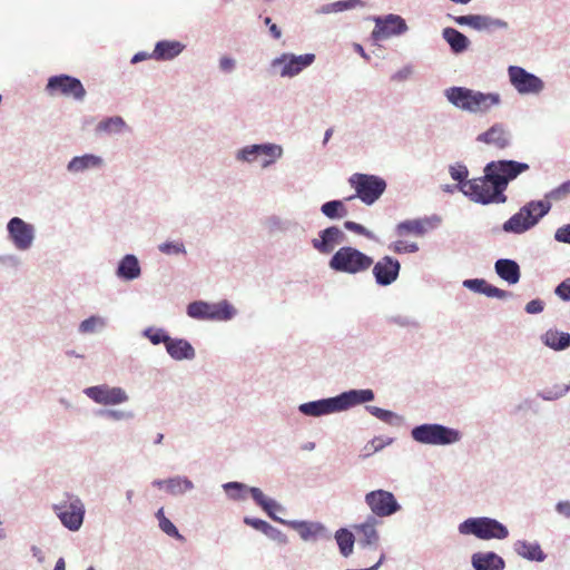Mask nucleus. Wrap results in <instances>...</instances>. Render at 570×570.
Here are the masks:
<instances>
[{
	"label": "nucleus",
	"mask_w": 570,
	"mask_h": 570,
	"mask_svg": "<svg viewBox=\"0 0 570 570\" xmlns=\"http://www.w3.org/2000/svg\"><path fill=\"white\" fill-rule=\"evenodd\" d=\"M463 284L465 287H468L474 292L482 293V294L487 295L488 297H497L500 299H504L511 295L509 292L498 288V287L489 284L484 279H478V278L466 279V281H464Z\"/></svg>",
	"instance_id": "27"
},
{
	"label": "nucleus",
	"mask_w": 570,
	"mask_h": 570,
	"mask_svg": "<svg viewBox=\"0 0 570 570\" xmlns=\"http://www.w3.org/2000/svg\"><path fill=\"white\" fill-rule=\"evenodd\" d=\"M509 80L513 88L521 95H537L542 91L543 81L533 73L528 72L522 67L510 66L508 68Z\"/></svg>",
	"instance_id": "12"
},
{
	"label": "nucleus",
	"mask_w": 570,
	"mask_h": 570,
	"mask_svg": "<svg viewBox=\"0 0 570 570\" xmlns=\"http://www.w3.org/2000/svg\"><path fill=\"white\" fill-rule=\"evenodd\" d=\"M168 354L177 361L193 360L195 357L194 347L183 338H170L166 346Z\"/></svg>",
	"instance_id": "28"
},
{
	"label": "nucleus",
	"mask_w": 570,
	"mask_h": 570,
	"mask_svg": "<svg viewBox=\"0 0 570 570\" xmlns=\"http://www.w3.org/2000/svg\"><path fill=\"white\" fill-rule=\"evenodd\" d=\"M184 49V45L179 41H159L156 43L153 53L149 58L156 60H170L177 57Z\"/></svg>",
	"instance_id": "30"
},
{
	"label": "nucleus",
	"mask_w": 570,
	"mask_h": 570,
	"mask_svg": "<svg viewBox=\"0 0 570 570\" xmlns=\"http://www.w3.org/2000/svg\"><path fill=\"white\" fill-rule=\"evenodd\" d=\"M350 185L355 189V195L347 199L360 198L364 204H374L386 189L383 178L375 175L353 174L348 179Z\"/></svg>",
	"instance_id": "5"
},
{
	"label": "nucleus",
	"mask_w": 570,
	"mask_h": 570,
	"mask_svg": "<svg viewBox=\"0 0 570 570\" xmlns=\"http://www.w3.org/2000/svg\"><path fill=\"white\" fill-rule=\"evenodd\" d=\"M125 127V121L121 117H111L108 118L97 126V129L99 131H106V132H119Z\"/></svg>",
	"instance_id": "43"
},
{
	"label": "nucleus",
	"mask_w": 570,
	"mask_h": 570,
	"mask_svg": "<svg viewBox=\"0 0 570 570\" xmlns=\"http://www.w3.org/2000/svg\"><path fill=\"white\" fill-rule=\"evenodd\" d=\"M335 539L338 544L341 553L344 557H348L353 552V546L355 542L354 534L346 529H340L335 533Z\"/></svg>",
	"instance_id": "40"
},
{
	"label": "nucleus",
	"mask_w": 570,
	"mask_h": 570,
	"mask_svg": "<svg viewBox=\"0 0 570 570\" xmlns=\"http://www.w3.org/2000/svg\"><path fill=\"white\" fill-rule=\"evenodd\" d=\"M487 169L488 177L494 178L497 186L503 193L508 183L514 179L519 174L528 170L529 165L514 160H499L489 163Z\"/></svg>",
	"instance_id": "9"
},
{
	"label": "nucleus",
	"mask_w": 570,
	"mask_h": 570,
	"mask_svg": "<svg viewBox=\"0 0 570 570\" xmlns=\"http://www.w3.org/2000/svg\"><path fill=\"white\" fill-rule=\"evenodd\" d=\"M468 168L463 165H456L450 167V174L451 177L459 181V187L462 185V183H465V178L468 177Z\"/></svg>",
	"instance_id": "48"
},
{
	"label": "nucleus",
	"mask_w": 570,
	"mask_h": 570,
	"mask_svg": "<svg viewBox=\"0 0 570 570\" xmlns=\"http://www.w3.org/2000/svg\"><path fill=\"white\" fill-rule=\"evenodd\" d=\"M106 414L109 417H112V419H116V420H120V419L126 416L125 412H121V411H107Z\"/></svg>",
	"instance_id": "60"
},
{
	"label": "nucleus",
	"mask_w": 570,
	"mask_h": 570,
	"mask_svg": "<svg viewBox=\"0 0 570 570\" xmlns=\"http://www.w3.org/2000/svg\"><path fill=\"white\" fill-rule=\"evenodd\" d=\"M446 98L455 107L470 112H484L500 104L499 94H483L464 87L448 89Z\"/></svg>",
	"instance_id": "1"
},
{
	"label": "nucleus",
	"mask_w": 570,
	"mask_h": 570,
	"mask_svg": "<svg viewBox=\"0 0 570 570\" xmlns=\"http://www.w3.org/2000/svg\"><path fill=\"white\" fill-rule=\"evenodd\" d=\"M372 266L375 281L381 286H387L395 282L401 269L399 261L391 256L382 257Z\"/></svg>",
	"instance_id": "16"
},
{
	"label": "nucleus",
	"mask_w": 570,
	"mask_h": 570,
	"mask_svg": "<svg viewBox=\"0 0 570 570\" xmlns=\"http://www.w3.org/2000/svg\"><path fill=\"white\" fill-rule=\"evenodd\" d=\"M249 492L253 497V499L255 500V502L264 510L267 512V514L273 518L274 520H278L275 515H274V510L278 508V504L272 500V499H268L265 497V494L262 492L261 489L258 488H250L249 489Z\"/></svg>",
	"instance_id": "39"
},
{
	"label": "nucleus",
	"mask_w": 570,
	"mask_h": 570,
	"mask_svg": "<svg viewBox=\"0 0 570 570\" xmlns=\"http://www.w3.org/2000/svg\"><path fill=\"white\" fill-rule=\"evenodd\" d=\"M281 155L282 148L276 145H254L242 150V157L247 161H255L263 157L261 160L263 167L274 163Z\"/></svg>",
	"instance_id": "19"
},
{
	"label": "nucleus",
	"mask_w": 570,
	"mask_h": 570,
	"mask_svg": "<svg viewBox=\"0 0 570 570\" xmlns=\"http://www.w3.org/2000/svg\"><path fill=\"white\" fill-rule=\"evenodd\" d=\"M551 209V203L544 200H532L520 208L504 224L503 230L521 234L533 227Z\"/></svg>",
	"instance_id": "2"
},
{
	"label": "nucleus",
	"mask_w": 570,
	"mask_h": 570,
	"mask_svg": "<svg viewBox=\"0 0 570 570\" xmlns=\"http://www.w3.org/2000/svg\"><path fill=\"white\" fill-rule=\"evenodd\" d=\"M159 528L169 537L184 540V537L178 532L175 524L168 518L160 520Z\"/></svg>",
	"instance_id": "46"
},
{
	"label": "nucleus",
	"mask_w": 570,
	"mask_h": 570,
	"mask_svg": "<svg viewBox=\"0 0 570 570\" xmlns=\"http://www.w3.org/2000/svg\"><path fill=\"white\" fill-rule=\"evenodd\" d=\"M101 164L102 160L100 157L95 155H83L73 157L68 164V170L78 173L91 167H99Z\"/></svg>",
	"instance_id": "35"
},
{
	"label": "nucleus",
	"mask_w": 570,
	"mask_h": 570,
	"mask_svg": "<svg viewBox=\"0 0 570 570\" xmlns=\"http://www.w3.org/2000/svg\"><path fill=\"white\" fill-rule=\"evenodd\" d=\"M373 265V258L352 246L341 247L331 258L333 271L346 274L367 272Z\"/></svg>",
	"instance_id": "3"
},
{
	"label": "nucleus",
	"mask_w": 570,
	"mask_h": 570,
	"mask_svg": "<svg viewBox=\"0 0 570 570\" xmlns=\"http://www.w3.org/2000/svg\"><path fill=\"white\" fill-rule=\"evenodd\" d=\"M104 321L97 316H91L80 324V331L82 333H90L94 332L98 326H102Z\"/></svg>",
	"instance_id": "47"
},
{
	"label": "nucleus",
	"mask_w": 570,
	"mask_h": 570,
	"mask_svg": "<svg viewBox=\"0 0 570 570\" xmlns=\"http://www.w3.org/2000/svg\"><path fill=\"white\" fill-rule=\"evenodd\" d=\"M542 342L554 351H562L570 346V334L550 328L542 335Z\"/></svg>",
	"instance_id": "31"
},
{
	"label": "nucleus",
	"mask_w": 570,
	"mask_h": 570,
	"mask_svg": "<svg viewBox=\"0 0 570 570\" xmlns=\"http://www.w3.org/2000/svg\"><path fill=\"white\" fill-rule=\"evenodd\" d=\"M344 226L346 229L352 230L356 234L365 235V236L370 235V233L366 230V228L364 226H362L361 224H357L355 222L346 220L344 223Z\"/></svg>",
	"instance_id": "56"
},
{
	"label": "nucleus",
	"mask_w": 570,
	"mask_h": 570,
	"mask_svg": "<svg viewBox=\"0 0 570 570\" xmlns=\"http://www.w3.org/2000/svg\"><path fill=\"white\" fill-rule=\"evenodd\" d=\"M219 66L222 70L230 71L235 66V61L232 58L223 57L219 61Z\"/></svg>",
	"instance_id": "58"
},
{
	"label": "nucleus",
	"mask_w": 570,
	"mask_h": 570,
	"mask_svg": "<svg viewBox=\"0 0 570 570\" xmlns=\"http://www.w3.org/2000/svg\"><path fill=\"white\" fill-rule=\"evenodd\" d=\"M365 502L376 517H390L400 510L394 494L385 490H374L365 495Z\"/></svg>",
	"instance_id": "13"
},
{
	"label": "nucleus",
	"mask_w": 570,
	"mask_h": 570,
	"mask_svg": "<svg viewBox=\"0 0 570 570\" xmlns=\"http://www.w3.org/2000/svg\"><path fill=\"white\" fill-rule=\"evenodd\" d=\"M146 335L149 337L150 342L155 345L159 344V343H164L165 346H167L168 342L171 338L167 334H165L163 331L154 332L153 330H148V331H146Z\"/></svg>",
	"instance_id": "49"
},
{
	"label": "nucleus",
	"mask_w": 570,
	"mask_h": 570,
	"mask_svg": "<svg viewBox=\"0 0 570 570\" xmlns=\"http://www.w3.org/2000/svg\"><path fill=\"white\" fill-rule=\"evenodd\" d=\"M475 570H503L504 560L494 552H476L472 556Z\"/></svg>",
	"instance_id": "26"
},
{
	"label": "nucleus",
	"mask_w": 570,
	"mask_h": 570,
	"mask_svg": "<svg viewBox=\"0 0 570 570\" xmlns=\"http://www.w3.org/2000/svg\"><path fill=\"white\" fill-rule=\"evenodd\" d=\"M556 509L560 514L570 518V501H560Z\"/></svg>",
	"instance_id": "57"
},
{
	"label": "nucleus",
	"mask_w": 570,
	"mask_h": 570,
	"mask_svg": "<svg viewBox=\"0 0 570 570\" xmlns=\"http://www.w3.org/2000/svg\"><path fill=\"white\" fill-rule=\"evenodd\" d=\"M338 396L344 411L356 404L372 401L374 399V393L372 390H352L350 392L342 393Z\"/></svg>",
	"instance_id": "32"
},
{
	"label": "nucleus",
	"mask_w": 570,
	"mask_h": 570,
	"mask_svg": "<svg viewBox=\"0 0 570 570\" xmlns=\"http://www.w3.org/2000/svg\"><path fill=\"white\" fill-rule=\"evenodd\" d=\"M556 294L564 301H570V278L557 286Z\"/></svg>",
	"instance_id": "53"
},
{
	"label": "nucleus",
	"mask_w": 570,
	"mask_h": 570,
	"mask_svg": "<svg viewBox=\"0 0 570 570\" xmlns=\"http://www.w3.org/2000/svg\"><path fill=\"white\" fill-rule=\"evenodd\" d=\"M193 482L187 478L176 476L166 480V489L173 495L183 494L193 489Z\"/></svg>",
	"instance_id": "41"
},
{
	"label": "nucleus",
	"mask_w": 570,
	"mask_h": 570,
	"mask_svg": "<svg viewBox=\"0 0 570 570\" xmlns=\"http://www.w3.org/2000/svg\"><path fill=\"white\" fill-rule=\"evenodd\" d=\"M46 91L49 96H63L75 100H82L86 89L81 81L68 75L52 76L48 79Z\"/></svg>",
	"instance_id": "8"
},
{
	"label": "nucleus",
	"mask_w": 570,
	"mask_h": 570,
	"mask_svg": "<svg viewBox=\"0 0 570 570\" xmlns=\"http://www.w3.org/2000/svg\"><path fill=\"white\" fill-rule=\"evenodd\" d=\"M411 434L416 442L423 444L445 445L460 440V433L456 430L440 424L415 426Z\"/></svg>",
	"instance_id": "7"
},
{
	"label": "nucleus",
	"mask_w": 570,
	"mask_h": 570,
	"mask_svg": "<svg viewBox=\"0 0 570 570\" xmlns=\"http://www.w3.org/2000/svg\"><path fill=\"white\" fill-rule=\"evenodd\" d=\"M269 31L275 39H279L282 36L281 29L275 23L269 26Z\"/></svg>",
	"instance_id": "59"
},
{
	"label": "nucleus",
	"mask_w": 570,
	"mask_h": 570,
	"mask_svg": "<svg viewBox=\"0 0 570 570\" xmlns=\"http://www.w3.org/2000/svg\"><path fill=\"white\" fill-rule=\"evenodd\" d=\"M443 38L446 40L454 52H462L469 46V39L463 33L453 28H445L443 30Z\"/></svg>",
	"instance_id": "36"
},
{
	"label": "nucleus",
	"mask_w": 570,
	"mask_h": 570,
	"mask_svg": "<svg viewBox=\"0 0 570 570\" xmlns=\"http://www.w3.org/2000/svg\"><path fill=\"white\" fill-rule=\"evenodd\" d=\"M299 411L305 415L320 416L343 411L340 396L308 402L299 405Z\"/></svg>",
	"instance_id": "20"
},
{
	"label": "nucleus",
	"mask_w": 570,
	"mask_h": 570,
	"mask_svg": "<svg viewBox=\"0 0 570 570\" xmlns=\"http://www.w3.org/2000/svg\"><path fill=\"white\" fill-rule=\"evenodd\" d=\"M187 314L193 318L198 320H218L227 321L235 315V308L226 301L217 304H209L205 302H194L187 307Z\"/></svg>",
	"instance_id": "10"
},
{
	"label": "nucleus",
	"mask_w": 570,
	"mask_h": 570,
	"mask_svg": "<svg viewBox=\"0 0 570 570\" xmlns=\"http://www.w3.org/2000/svg\"><path fill=\"white\" fill-rule=\"evenodd\" d=\"M159 250L164 254H179L185 252L181 243H164L159 245Z\"/></svg>",
	"instance_id": "50"
},
{
	"label": "nucleus",
	"mask_w": 570,
	"mask_h": 570,
	"mask_svg": "<svg viewBox=\"0 0 570 570\" xmlns=\"http://www.w3.org/2000/svg\"><path fill=\"white\" fill-rule=\"evenodd\" d=\"M245 523L267 534L268 537L278 540L282 543L287 542V537L273 528L269 523L261 519L245 518Z\"/></svg>",
	"instance_id": "37"
},
{
	"label": "nucleus",
	"mask_w": 570,
	"mask_h": 570,
	"mask_svg": "<svg viewBox=\"0 0 570 570\" xmlns=\"http://www.w3.org/2000/svg\"><path fill=\"white\" fill-rule=\"evenodd\" d=\"M295 529L303 540H309L321 534L324 528L318 523H312L306 521H294L289 523Z\"/></svg>",
	"instance_id": "38"
},
{
	"label": "nucleus",
	"mask_w": 570,
	"mask_h": 570,
	"mask_svg": "<svg viewBox=\"0 0 570 570\" xmlns=\"http://www.w3.org/2000/svg\"><path fill=\"white\" fill-rule=\"evenodd\" d=\"M433 226L430 218L409 219L397 224L395 232L399 237H405L410 234L420 237Z\"/></svg>",
	"instance_id": "23"
},
{
	"label": "nucleus",
	"mask_w": 570,
	"mask_h": 570,
	"mask_svg": "<svg viewBox=\"0 0 570 570\" xmlns=\"http://www.w3.org/2000/svg\"><path fill=\"white\" fill-rule=\"evenodd\" d=\"M554 238L560 243L570 244V224L558 228Z\"/></svg>",
	"instance_id": "54"
},
{
	"label": "nucleus",
	"mask_w": 570,
	"mask_h": 570,
	"mask_svg": "<svg viewBox=\"0 0 570 570\" xmlns=\"http://www.w3.org/2000/svg\"><path fill=\"white\" fill-rule=\"evenodd\" d=\"M149 56H150V55H146V53H141V52L136 53V55L132 57L131 62H132V63H136V62H138V61H141V60L146 59V58H147V57H149Z\"/></svg>",
	"instance_id": "61"
},
{
	"label": "nucleus",
	"mask_w": 570,
	"mask_h": 570,
	"mask_svg": "<svg viewBox=\"0 0 570 570\" xmlns=\"http://www.w3.org/2000/svg\"><path fill=\"white\" fill-rule=\"evenodd\" d=\"M244 484L238 482H229L224 485L225 491L227 494L233 499H239L240 494L239 492L244 490Z\"/></svg>",
	"instance_id": "52"
},
{
	"label": "nucleus",
	"mask_w": 570,
	"mask_h": 570,
	"mask_svg": "<svg viewBox=\"0 0 570 570\" xmlns=\"http://www.w3.org/2000/svg\"><path fill=\"white\" fill-rule=\"evenodd\" d=\"M343 238V232L338 227L331 226L321 233L320 239H313V246L322 254H330Z\"/></svg>",
	"instance_id": "22"
},
{
	"label": "nucleus",
	"mask_w": 570,
	"mask_h": 570,
	"mask_svg": "<svg viewBox=\"0 0 570 570\" xmlns=\"http://www.w3.org/2000/svg\"><path fill=\"white\" fill-rule=\"evenodd\" d=\"M543 302L541 299H532L525 305V312L529 314H537L543 311Z\"/></svg>",
	"instance_id": "55"
},
{
	"label": "nucleus",
	"mask_w": 570,
	"mask_h": 570,
	"mask_svg": "<svg viewBox=\"0 0 570 570\" xmlns=\"http://www.w3.org/2000/svg\"><path fill=\"white\" fill-rule=\"evenodd\" d=\"M117 275L125 279H135L140 275L138 259L134 255H126L119 263Z\"/></svg>",
	"instance_id": "33"
},
{
	"label": "nucleus",
	"mask_w": 570,
	"mask_h": 570,
	"mask_svg": "<svg viewBox=\"0 0 570 570\" xmlns=\"http://www.w3.org/2000/svg\"><path fill=\"white\" fill-rule=\"evenodd\" d=\"M407 30L405 20L400 16L389 14L384 19H377L372 37L375 40L387 39L392 36H399Z\"/></svg>",
	"instance_id": "17"
},
{
	"label": "nucleus",
	"mask_w": 570,
	"mask_h": 570,
	"mask_svg": "<svg viewBox=\"0 0 570 570\" xmlns=\"http://www.w3.org/2000/svg\"><path fill=\"white\" fill-rule=\"evenodd\" d=\"M515 551L519 556L533 561H543L546 558V554L537 543L518 541L515 543Z\"/></svg>",
	"instance_id": "34"
},
{
	"label": "nucleus",
	"mask_w": 570,
	"mask_h": 570,
	"mask_svg": "<svg viewBox=\"0 0 570 570\" xmlns=\"http://www.w3.org/2000/svg\"><path fill=\"white\" fill-rule=\"evenodd\" d=\"M476 140L488 145H493L499 149H504L510 144V135L502 125L497 124L485 132L480 134Z\"/></svg>",
	"instance_id": "24"
},
{
	"label": "nucleus",
	"mask_w": 570,
	"mask_h": 570,
	"mask_svg": "<svg viewBox=\"0 0 570 570\" xmlns=\"http://www.w3.org/2000/svg\"><path fill=\"white\" fill-rule=\"evenodd\" d=\"M377 521L375 518H368L364 523L354 527L357 543L362 547L377 544L379 533L376 531Z\"/></svg>",
	"instance_id": "25"
},
{
	"label": "nucleus",
	"mask_w": 570,
	"mask_h": 570,
	"mask_svg": "<svg viewBox=\"0 0 570 570\" xmlns=\"http://www.w3.org/2000/svg\"><path fill=\"white\" fill-rule=\"evenodd\" d=\"M462 534H473L482 540L505 539L509 535L508 529L491 518H470L459 525Z\"/></svg>",
	"instance_id": "6"
},
{
	"label": "nucleus",
	"mask_w": 570,
	"mask_h": 570,
	"mask_svg": "<svg viewBox=\"0 0 570 570\" xmlns=\"http://www.w3.org/2000/svg\"><path fill=\"white\" fill-rule=\"evenodd\" d=\"M483 177L470 179L462 183L460 190L472 200L482 204L504 203L507 197L497 186L494 178L488 177V169H484Z\"/></svg>",
	"instance_id": "4"
},
{
	"label": "nucleus",
	"mask_w": 570,
	"mask_h": 570,
	"mask_svg": "<svg viewBox=\"0 0 570 570\" xmlns=\"http://www.w3.org/2000/svg\"><path fill=\"white\" fill-rule=\"evenodd\" d=\"M570 195V180L562 183L560 186L553 188L546 194V200H561Z\"/></svg>",
	"instance_id": "45"
},
{
	"label": "nucleus",
	"mask_w": 570,
	"mask_h": 570,
	"mask_svg": "<svg viewBox=\"0 0 570 570\" xmlns=\"http://www.w3.org/2000/svg\"><path fill=\"white\" fill-rule=\"evenodd\" d=\"M354 48L363 58L368 59V56L365 53V51L361 45L355 43Z\"/></svg>",
	"instance_id": "64"
},
{
	"label": "nucleus",
	"mask_w": 570,
	"mask_h": 570,
	"mask_svg": "<svg viewBox=\"0 0 570 570\" xmlns=\"http://www.w3.org/2000/svg\"><path fill=\"white\" fill-rule=\"evenodd\" d=\"M322 213L328 218L344 217L347 210L341 200H331L322 205Z\"/></svg>",
	"instance_id": "42"
},
{
	"label": "nucleus",
	"mask_w": 570,
	"mask_h": 570,
	"mask_svg": "<svg viewBox=\"0 0 570 570\" xmlns=\"http://www.w3.org/2000/svg\"><path fill=\"white\" fill-rule=\"evenodd\" d=\"M389 248L395 254H409L415 253L419 250V246L414 242H409L406 239H399L389 245Z\"/></svg>",
	"instance_id": "44"
},
{
	"label": "nucleus",
	"mask_w": 570,
	"mask_h": 570,
	"mask_svg": "<svg viewBox=\"0 0 570 570\" xmlns=\"http://www.w3.org/2000/svg\"><path fill=\"white\" fill-rule=\"evenodd\" d=\"M66 569V563H65V560L62 558H60L57 562H56V566H55V569L53 570H65Z\"/></svg>",
	"instance_id": "63"
},
{
	"label": "nucleus",
	"mask_w": 570,
	"mask_h": 570,
	"mask_svg": "<svg viewBox=\"0 0 570 570\" xmlns=\"http://www.w3.org/2000/svg\"><path fill=\"white\" fill-rule=\"evenodd\" d=\"M8 232L18 249L26 250L31 246L33 240V228L21 218H12L8 223Z\"/></svg>",
	"instance_id": "18"
},
{
	"label": "nucleus",
	"mask_w": 570,
	"mask_h": 570,
	"mask_svg": "<svg viewBox=\"0 0 570 570\" xmlns=\"http://www.w3.org/2000/svg\"><path fill=\"white\" fill-rule=\"evenodd\" d=\"M85 393L92 401L102 405L120 404L128 400L121 387H110L108 385L91 386L86 389Z\"/></svg>",
	"instance_id": "15"
},
{
	"label": "nucleus",
	"mask_w": 570,
	"mask_h": 570,
	"mask_svg": "<svg viewBox=\"0 0 570 570\" xmlns=\"http://www.w3.org/2000/svg\"><path fill=\"white\" fill-rule=\"evenodd\" d=\"M494 268L497 274L509 284H517L520 279V267L518 263L512 259H498Z\"/></svg>",
	"instance_id": "29"
},
{
	"label": "nucleus",
	"mask_w": 570,
	"mask_h": 570,
	"mask_svg": "<svg viewBox=\"0 0 570 570\" xmlns=\"http://www.w3.org/2000/svg\"><path fill=\"white\" fill-rule=\"evenodd\" d=\"M372 446H373L374 451H377V450H380V449H382L384 446V443L380 439H374L372 441Z\"/></svg>",
	"instance_id": "62"
},
{
	"label": "nucleus",
	"mask_w": 570,
	"mask_h": 570,
	"mask_svg": "<svg viewBox=\"0 0 570 570\" xmlns=\"http://www.w3.org/2000/svg\"><path fill=\"white\" fill-rule=\"evenodd\" d=\"M454 20L460 26H470L476 30H490L507 27V23L504 21L480 14L460 16L456 17Z\"/></svg>",
	"instance_id": "21"
},
{
	"label": "nucleus",
	"mask_w": 570,
	"mask_h": 570,
	"mask_svg": "<svg viewBox=\"0 0 570 570\" xmlns=\"http://www.w3.org/2000/svg\"><path fill=\"white\" fill-rule=\"evenodd\" d=\"M61 523L71 531L78 530L83 521L85 508L78 498L69 497L53 507Z\"/></svg>",
	"instance_id": "11"
},
{
	"label": "nucleus",
	"mask_w": 570,
	"mask_h": 570,
	"mask_svg": "<svg viewBox=\"0 0 570 570\" xmlns=\"http://www.w3.org/2000/svg\"><path fill=\"white\" fill-rule=\"evenodd\" d=\"M367 409L371 412V414H373L375 417L384 422H390L394 416V414L391 411L377 406H368Z\"/></svg>",
	"instance_id": "51"
},
{
	"label": "nucleus",
	"mask_w": 570,
	"mask_h": 570,
	"mask_svg": "<svg viewBox=\"0 0 570 570\" xmlns=\"http://www.w3.org/2000/svg\"><path fill=\"white\" fill-rule=\"evenodd\" d=\"M314 60L315 55L313 53H305L301 56L284 53L282 57L273 61V67L279 68V75L282 77H294L312 65Z\"/></svg>",
	"instance_id": "14"
}]
</instances>
